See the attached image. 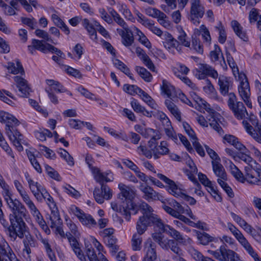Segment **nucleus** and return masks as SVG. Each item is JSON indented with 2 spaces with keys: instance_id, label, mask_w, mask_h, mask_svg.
I'll list each match as a JSON object with an SVG mask.
<instances>
[{
  "instance_id": "4be33fe9",
  "label": "nucleus",
  "mask_w": 261,
  "mask_h": 261,
  "mask_svg": "<svg viewBox=\"0 0 261 261\" xmlns=\"http://www.w3.org/2000/svg\"><path fill=\"white\" fill-rule=\"evenodd\" d=\"M243 125L246 131L256 141L261 143V125L257 123L256 125L254 128L248 122L243 121Z\"/></svg>"
},
{
  "instance_id": "0eeeda50",
  "label": "nucleus",
  "mask_w": 261,
  "mask_h": 261,
  "mask_svg": "<svg viewBox=\"0 0 261 261\" xmlns=\"http://www.w3.org/2000/svg\"><path fill=\"white\" fill-rule=\"evenodd\" d=\"M227 105L238 119H243L246 115H248L247 111L244 104L241 101H237L236 95L234 93L230 92L228 94Z\"/></svg>"
},
{
  "instance_id": "09e8293b",
  "label": "nucleus",
  "mask_w": 261,
  "mask_h": 261,
  "mask_svg": "<svg viewBox=\"0 0 261 261\" xmlns=\"http://www.w3.org/2000/svg\"><path fill=\"white\" fill-rule=\"evenodd\" d=\"M189 69L187 66L181 64H177L176 67L172 68L174 74L178 78L186 75L189 72Z\"/></svg>"
},
{
  "instance_id": "6e6d98bb",
  "label": "nucleus",
  "mask_w": 261,
  "mask_h": 261,
  "mask_svg": "<svg viewBox=\"0 0 261 261\" xmlns=\"http://www.w3.org/2000/svg\"><path fill=\"white\" fill-rule=\"evenodd\" d=\"M35 135L36 138L41 141H45L47 137L51 138L53 137L51 132L46 128L40 129L39 130L35 132Z\"/></svg>"
},
{
  "instance_id": "ddd939ff",
  "label": "nucleus",
  "mask_w": 261,
  "mask_h": 261,
  "mask_svg": "<svg viewBox=\"0 0 261 261\" xmlns=\"http://www.w3.org/2000/svg\"><path fill=\"white\" fill-rule=\"evenodd\" d=\"M136 14L137 17V20L139 23L148 29L153 34L161 37L162 39V37H164V33L160 28L154 25V23L153 20L148 19L139 11H137Z\"/></svg>"
},
{
  "instance_id": "69168bd1",
  "label": "nucleus",
  "mask_w": 261,
  "mask_h": 261,
  "mask_svg": "<svg viewBox=\"0 0 261 261\" xmlns=\"http://www.w3.org/2000/svg\"><path fill=\"white\" fill-rule=\"evenodd\" d=\"M161 138V134L159 132H157L154 136H152L148 142V147L152 151L153 153H154V150L156 148L158 145L157 141Z\"/></svg>"
},
{
  "instance_id": "7c9ffc66",
  "label": "nucleus",
  "mask_w": 261,
  "mask_h": 261,
  "mask_svg": "<svg viewBox=\"0 0 261 261\" xmlns=\"http://www.w3.org/2000/svg\"><path fill=\"white\" fill-rule=\"evenodd\" d=\"M231 27L232 28L235 34L242 40L244 41H247L248 37L246 34V32L243 30V28L240 24V23L233 20L231 22Z\"/></svg>"
},
{
  "instance_id": "49530a36",
  "label": "nucleus",
  "mask_w": 261,
  "mask_h": 261,
  "mask_svg": "<svg viewBox=\"0 0 261 261\" xmlns=\"http://www.w3.org/2000/svg\"><path fill=\"white\" fill-rule=\"evenodd\" d=\"M197 233V238L199 243L203 245H207L210 242L214 240V238L206 232L201 233L195 230Z\"/></svg>"
},
{
  "instance_id": "f03ea898",
  "label": "nucleus",
  "mask_w": 261,
  "mask_h": 261,
  "mask_svg": "<svg viewBox=\"0 0 261 261\" xmlns=\"http://www.w3.org/2000/svg\"><path fill=\"white\" fill-rule=\"evenodd\" d=\"M138 206L143 215L139 217L136 223L137 232L133 234L132 238V248L134 251H140L141 249V235L146 231L148 227L152 226L149 213L153 212L152 208L144 201L140 203Z\"/></svg>"
},
{
  "instance_id": "f257e3e1",
  "label": "nucleus",
  "mask_w": 261,
  "mask_h": 261,
  "mask_svg": "<svg viewBox=\"0 0 261 261\" xmlns=\"http://www.w3.org/2000/svg\"><path fill=\"white\" fill-rule=\"evenodd\" d=\"M12 194L4 197V199L10 209L9 219L11 225L8 227V235L12 241H15L17 238L22 239L25 230L26 224L23 220L28 213L24 205L18 199L11 198Z\"/></svg>"
},
{
  "instance_id": "58836bf2",
  "label": "nucleus",
  "mask_w": 261,
  "mask_h": 261,
  "mask_svg": "<svg viewBox=\"0 0 261 261\" xmlns=\"http://www.w3.org/2000/svg\"><path fill=\"white\" fill-rule=\"evenodd\" d=\"M165 104L168 110L178 120H180V113L177 106L173 102L171 99H166Z\"/></svg>"
},
{
  "instance_id": "9d476101",
  "label": "nucleus",
  "mask_w": 261,
  "mask_h": 261,
  "mask_svg": "<svg viewBox=\"0 0 261 261\" xmlns=\"http://www.w3.org/2000/svg\"><path fill=\"white\" fill-rule=\"evenodd\" d=\"M71 212L74 214L79 220L84 225L88 227H94L97 225L95 219L90 214L85 213L82 210L75 205L70 208Z\"/></svg>"
},
{
  "instance_id": "774afa93",
  "label": "nucleus",
  "mask_w": 261,
  "mask_h": 261,
  "mask_svg": "<svg viewBox=\"0 0 261 261\" xmlns=\"http://www.w3.org/2000/svg\"><path fill=\"white\" fill-rule=\"evenodd\" d=\"M63 189L65 193L74 198L77 199L81 197L80 192L69 185L64 186Z\"/></svg>"
},
{
  "instance_id": "aec40b11",
  "label": "nucleus",
  "mask_w": 261,
  "mask_h": 261,
  "mask_svg": "<svg viewBox=\"0 0 261 261\" xmlns=\"http://www.w3.org/2000/svg\"><path fill=\"white\" fill-rule=\"evenodd\" d=\"M120 191L119 196H122L125 199V201L131 203L132 200L134 198L136 195V191L133 187L127 186L123 183H119L118 186Z\"/></svg>"
},
{
  "instance_id": "de8ad7c7",
  "label": "nucleus",
  "mask_w": 261,
  "mask_h": 261,
  "mask_svg": "<svg viewBox=\"0 0 261 261\" xmlns=\"http://www.w3.org/2000/svg\"><path fill=\"white\" fill-rule=\"evenodd\" d=\"M195 32L197 33H199L201 34L204 41L207 43L208 44H210L211 42V37L209 30L205 25H201L199 27V29H196Z\"/></svg>"
},
{
  "instance_id": "b1692460",
  "label": "nucleus",
  "mask_w": 261,
  "mask_h": 261,
  "mask_svg": "<svg viewBox=\"0 0 261 261\" xmlns=\"http://www.w3.org/2000/svg\"><path fill=\"white\" fill-rule=\"evenodd\" d=\"M162 39L164 40L163 42L165 48L168 49L171 48H176L178 51L180 50L179 42L174 39L171 34L168 32H164V37Z\"/></svg>"
},
{
  "instance_id": "1a4fd4ad",
  "label": "nucleus",
  "mask_w": 261,
  "mask_h": 261,
  "mask_svg": "<svg viewBox=\"0 0 261 261\" xmlns=\"http://www.w3.org/2000/svg\"><path fill=\"white\" fill-rule=\"evenodd\" d=\"M198 106L201 108L204 109L209 114V115L207 117V119L210 125L217 131L220 135H223L224 134V131L216 119L218 113L212 109L210 104L204 100H203L202 103H200Z\"/></svg>"
},
{
  "instance_id": "c756f323",
  "label": "nucleus",
  "mask_w": 261,
  "mask_h": 261,
  "mask_svg": "<svg viewBox=\"0 0 261 261\" xmlns=\"http://www.w3.org/2000/svg\"><path fill=\"white\" fill-rule=\"evenodd\" d=\"M218 84L220 87V92L223 96L228 95L230 87L229 79L225 76L221 75L218 77Z\"/></svg>"
},
{
  "instance_id": "0e129e2a",
  "label": "nucleus",
  "mask_w": 261,
  "mask_h": 261,
  "mask_svg": "<svg viewBox=\"0 0 261 261\" xmlns=\"http://www.w3.org/2000/svg\"><path fill=\"white\" fill-rule=\"evenodd\" d=\"M32 44L35 46L36 50L43 53H46L47 43L45 44L43 40H40L33 39L32 40Z\"/></svg>"
},
{
  "instance_id": "412c9836",
  "label": "nucleus",
  "mask_w": 261,
  "mask_h": 261,
  "mask_svg": "<svg viewBox=\"0 0 261 261\" xmlns=\"http://www.w3.org/2000/svg\"><path fill=\"white\" fill-rule=\"evenodd\" d=\"M25 177L28 181L29 188L32 192V194L37 200L40 199V194L42 191L45 190L42 187V186L38 182L34 181L30 177L28 173L25 174Z\"/></svg>"
},
{
  "instance_id": "a18cd8bd",
  "label": "nucleus",
  "mask_w": 261,
  "mask_h": 261,
  "mask_svg": "<svg viewBox=\"0 0 261 261\" xmlns=\"http://www.w3.org/2000/svg\"><path fill=\"white\" fill-rule=\"evenodd\" d=\"M226 55L228 64L232 70L233 75L237 79V77H239L241 72H239V68L230 54L226 52Z\"/></svg>"
},
{
  "instance_id": "bb28decb",
  "label": "nucleus",
  "mask_w": 261,
  "mask_h": 261,
  "mask_svg": "<svg viewBox=\"0 0 261 261\" xmlns=\"http://www.w3.org/2000/svg\"><path fill=\"white\" fill-rule=\"evenodd\" d=\"M171 207L166 205H163V208L168 214L174 217V213L179 214H184L185 212V208L178 202L176 201H172L171 203Z\"/></svg>"
},
{
  "instance_id": "473e14b6",
  "label": "nucleus",
  "mask_w": 261,
  "mask_h": 261,
  "mask_svg": "<svg viewBox=\"0 0 261 261\" xmlns=\"http://www.w3.org/2000/svg\"><path fill=\"white\" fill-rule=\"evenodd\" d=\"M169 152L167 143L163 141L160 142V145L158 144L156 148L154 150L153 157L155 159H158L161 155L168 154Z\"/></svg>"
},
{
  "instance_id": "3c124183",
  "label": "nucleus",
  "mask_w": 261,
  "mask_h": 261,
  "mask_svg": "<svg viewBox=\"0 0 261 261\" xmlns=\"http://www.w3.org/2000/svg\"><path fill=\"white\" fill-rule=\"evenodd\" d=\"M249 21L250 23L257 22V28L261 31V15L258 17V12L257 9L253 8L249 12Z\"/></svg>"
},
{
  "instance_id": "e433bc0d",
  "label": "nucleus",
  "mask_w": 261,
  "mask_h": 261,
  "mask_svg": "<svg viewBox=\"0 0 261 261\" xmlns=\"http://www.w3.org/2000/svg\"><path fill=\"white\" fill-rule=\"evenodd\" d=\"M91 171L93 174L94 179L100 185L105 184L104 182H109L111 181L110 179L108 178L107 174L101 172L100 170L98 168H92Z\"/></svg>"
},
{
  "instance_id": "603ef678",
  "label": "nucleus",
  "mask_w": 261,
  "mask_h": 261,
  "mask_svg": "<svg viewBox=\"0 0 261 261\" xmlns=\"http://www.w3.org/2000/svg\"><path fill=\"white\" fill-rule=\"evenodd\" d=\"M136 151L139 155H144L148 159H151L153 156L152 151L149 149L145 144L142 143L137 147Z\"/></svg>"
},
{
  "instance_id": "4468645a",
  "label": "nucleus",
  "mask_w": 261,
  "mask_h": 261,
  "mask_svg": "<svg viewBox=\"0 0 261 261\" xmlns=\"http://www.w3.org/2000/svg\"><path fill=\"white\" fill-rule=\"evenodd\" d=\"M226 245H221L218 249L213 250L208 249L207 252L213 255L216 259L220 261H229L234 251L227 249Z\"/></svg>"
},
{
  "instance_id": "7ed1b4c3",
  "label": "nucleus",
  "mask_w": 261,
  "mask_h": 261,
  "mask_svg": "<svg viewBox=\"0 0 261 261\" xmlns=\"http://www.w3.org/2000/svg\"><path fill=\"white\" fill-rule=\"evenodd\" d=\"M0 121L6 124V132L10 140L19 151L23 150L22 144H25L22 135L16 129L15 127L20 124L19 120L11 114L0 112Z\"/></svg>"
},
{
  "instance_id": "dca6fc26",
  "label": "nucleus",
  "mask_w": 261,
  "mask_h": 261,
  "mask_svg": "<svg viewBox=\"0 0 261 261\" xmlns=\"http://www.w3.org/2000/svg\"><path fill=\"white\" fill-rule=\"evenodd\" d=\"M101 186V190L98 188H95L93 195L96 202L101 204L104 202V200H109L112 197V191L110 188L106 184H102Z\"/></svg>"
},
{
  "instance_id": "5701e85b",
  "label": "nucleus",
  "mask_w": 261,
  "mask_h": 261,
  "mask_svg": "<svg viewBox=\"0 0 261 261\" xmlns=\"http://www.w3.org/2000/svg\"><path fill=\"white\" fill-rule=\"evenodd\" d=\"M212 165L213 172L218 177V183H220V182H221V180L226 181L227 180V174L220 161L215 162L213 164H212Z\"/></svg>"
},
{
  "instance_id": "a878e982",
  "label": "nucleus",
  "mask_w": 261,
  "mask_h": 261,
  "mask_svg": "<svg viewBox=\"0 0 261 261\" xmlns=\"http://www.w3.org/2000/svg\"><path fill=\"white\" fill-rule=\"evenodd\" d=\"M30 213L32 216L35 218L36 221L41 227V228L47 233L50 232L45 221H44L41 214L39 210L37 208L36 206L29 210Z\"/></svg>"
},
{
  "instance_id": "cd10ccee",
  "label": "nucleus",
  "mask_w": 261,
  "mask_h": 261,
  "mask_svg": "<svg viewBox=\"0 0 261 261\" xmlns=\"http://www.w3.org/2000/svg\"><path fill=\"white\" fill-rule=\"evenodd\" d=\"M117 32L122 37V43L126 47H129L134 43V39L128 27L127 30L117 29Z\"/></svg>"
},
{
  "instance_id": "864d4df0",
  "label": "nucleus",
  "mask_w": 261,
  "mask_h": 261,
  "mask_svg": "<svg viewBox=\"0 0 261 261\" xmlns=\"http://www.w3.org/2000/svg\"><path fill=\"white\" fill-rule=\"evenodd\" d=\"M215 28L219 32L218 41L219 43L221 44L224 43L226 40L227 35L225 28L222 22L219 21Z\"/></svg>"
},
{
  "instance_id": "6e6552de",
  "label": "nucleus",
  "mask_w": 261,
  "mask_h": 261,
  "mask_svg": "<svg viewBox=\"0 0 261 261\" xmlns=\"http://www.w3.org/2000/svg\"><path fill=\"white\" fill-rule=\"evenodd\" d=\"M191 7L189 19L195 25L200 23L205 12V7L201 0H190Z\"/></svg>"
},
{
  "instance_id": "8fccbe9b",
  "label": "nucleus",
  "mask_w": 261,
  "mask_h": 261,
  "mask_svg": "<svg viewBox=\"0 0 261 261\" xmlns=\"http://www.w3.org/2000/svg\"><path fill=\"white\" fill-rule=\"evenodd\" d=\"M205 82L206 85L203 87V91L213 98L217 99V93L210 80L206 79Z\"/></svg>"
},
{
  "instance_id": "13d9d810",
  "label": "nucleus",
  "mask_w": 261,
  "mask_h": 261,
  "mask_svg": "<svg viewBox=\"0 0 261 261\" xmlns=\"http://www.w3.org/2000/svg\"><path fill=\"white\" fill-rule=\"evenodd\" d=\"M20 197L21 198L23 202L25 204L29 210L33 208L36 205H35L34 202L32 200L29 196L28 192L26 190L22 192L21 193L19 194Z\"/></svg>"
},
{
  "instance_id": "393cba45",
  "label": "nucleus",
  "mask_w": 261,
  "mask_h": 261,
  "mask_svg": "<svg viewBox=\"0 0 261 261\" xmlns=\"http://www.w3.org/2000/svg\"><path fill=\"white\" fill-rule=\"evenodd\" d=\"M30 213L32 216L35 218L36 221L41 227V228L47 233L50 232L45 221H44L41 214L39 210L37 208L36 206L29 210Z\"/></svg>"
},
{
  "instance_id": "c03bdc74",
  "label": "nucleus",
  "mask_w": 261,
  "mask_h": 261,
  "mask_svg": "<svg viewBox=\"0 0 261 261\" xmlns=\"http://www.w3.org/2000/svg\"><path fill=\"white\" fill-rule=\"evenodd\" d=\"M46 83L50 87L49 89H52L57 92L63 93L66 92L65 87L58 81L54 80H46Z\"/></svg>"
},
{
  "instance_id": "a211bd4d",
  "label": "nucleus",
  "mask_w": 261,
  "mask_h": 261,
  "mask_svg": "<svg viewBox=\"0 0 261 261\" xmlns=\"http://www.w3.org/2000/svg\"><path fill=\"white\" fill-rule=\"evenodd\" d=\"M156 175L160 179L168 185L167 189L171 194L176 197H180L182 195L181 189L173 180L161 173H158Z\"/></svg>"
},
{
  "instance_id": "338daca9",
  "label": "nucleus",
  "mask_w": 261,
  "mask_h": 261,
  "mask_svg": "<svg viewBox=\"0 0 261 261\" xmlns=\"http://www.w3.org/2000/svg\"><path fill=\"white\" fill-rule=\"evenodd\" d=\"M231 172L239 181L242 182L245 181V175H243L242 172L233 164L231 166Z\"/></svg>"
},
{
  "instance_id": "2f4dec72",
  "label": "nucleus",
  "mask_w": 261,
  "mask_h": 261,
  "mask_svg": "<svg viewBox=\"0 0 261 261\" xmlns=\"http://www.w3.org/2000/svg\"><path fill=\"white\" fill-rule=\"evenodd\" d=\"M103 241L106 245L109 248L110 252L112 256L115 255L119 250V246L117 244L118 240L115 236L106 238Z\"/></svg>"
},
{
  "instance_id": "c9c22d12",
  "label": "nucleus",
  "mask_w": 261,
  "mask_h": 261,
  "mask_svg": "<svg viewBox=\"0 0 261 261\" xmlns=\"http://www.w3.org/2000/svg\"><path fill=\"white\" fill-rule=\"evenodd\" d=\"M24 245L23 252H25L27 254L30 255L31 253V247H35L36 245V241L33 236L28 233L25 235V238L23 241Z\"/></svg>"
},
{
  "instance_id": "72a5a7b5",
  "label": "nucleus",
  "mask_w": 261,
  "mask_h": 261,
  "mask_svg": "<svg viewBox=\"0 0 261 261\" xmlns=\"http://www.w3.org/2000/svg\"><path fill=\"white\" fill-rule=\"evenodd\" d=\"M7 68L8 69L9 72H10L12 74H24V71L22 67V65H21L20 62L18 60H16L15 63H8Z\"/></svg>"
},
{
  "instance_id": "f3484780",
  "label": "nucleus",
  "mask_w": 261,
  "mask_h": 261,
  "mask_svg": "<svg viewBox=\"0 0 261 261\" xmlns=\"http://www.w3.org/2000/svg\"><path fill=\"white\" fill-rule=\"evenodd\" d=\"M111 206L114 211L120 213L126 221L130 220L131 218L130 211L133 208V204L130 202L123 201L121 205H118L116 202L113 201L111 203Z\"/></svg>"
},
{
  "instance_id": "6ab92c4d",
  "label": "nucleus",
  "mask_w": 261,
  "mask_h": 261,
  "mask_svg": "<svg viewBox=\"0 0 261 261\" xmlns=\"http://www.w3.org/2000/svg\"><path fill=\"white\" fill-rule=\"evenodd\" d=\"M14 80L19 92L20 93L19 95L24 97H28L32 91L28 81L24 78L18 75L14 77Z\"/></svg>"
},
{
  "instance_id": "680f3d73",
  "label": "nucleus",
  "mask_w": 261,
  "mask_h": 261,
  "mask_svg": "<svg viewBox=\"0 0 261 261\" xmlns=\"http://www.w3.org/2000/svg\"><path fill=\"white\" fill-rule=\"evenodd\" d=\"M35 34L39 38H42L44 41L49 42L51 43L56 44L52 39L51 37L49 36L48 33L41 29H36L35 31Z\"/></svg>"
},
{
  "instance_id": "4d7b16f0",
  "label": "nucleus",
  "mask_w": 261,
  "mask_h": 261,
  "mask_svg": "<svg viewBox=\"0 0 261 261\" xmlns=\"http://www.w3.org/2000/svg\"><path fill=\"white\" fill-rule=\"evenodd\" d=\"M58 153L60 155V156L66 162L68 165L70 166L74 165V162L73 158L66 150L60 148L58 151Z\"/></svg>"
},
{
  "instance_id": "39448f33",
  "label": "nucleus",
  "mask_w": 261,
  "mask_h": 261,
  "mask_svg": "<svg viewBox=\"0 0 261 261\" xmlns=\"http://www.w3.org/2000/svg\"><path fill=\"white\" fill-rule=\"evenodd\" d=\"M153 240L164 249L170 248L175 255H184V251L173 240L165 238L161 232H154L151 235Z\"/></svg>"
},
{
  "instance_id": "f704fd0d",
  "label": "nucleus",
  "mask_w": 261,
  "mask_h": 261,
  "mask_svg": "<svg viewBox=\"0 0 261 261\" xmlns=\"http://www.w3.org/2000/svg\"><path fill=\"white\" fill-rule=\"evenodd\" d=\"M249 151L239 152L237 159L236 161L240 162V161H242L247 164V166L254 167V166L256 165V162L252 157H251L249 154Z\"/></svg>"
},
{
  "instance_id": "bf43d9fd",
  "label": "nucleus",
  "mask_w": 261,
  "mask_h": 261,
  "mask_svg": "<svg viewBox=\"0 0 261 261\" xmlns=\"http://www.w3.org/2000/svg\"><path fill=\"white\" fill-rule=\"evenodd\" d=\"M135 30L137 35L139 36L138 40L139 42L147 48L150 49L151 47V44L146 36L138 28H135Z\"/></svg>"
},
{
  "instance_id": "37998d69",
  "label": "nucleus",
  "mask_w": 261,
  "mask_h": 261,
  "mask_svg": "<svg viewBox=\"0 0 261 261\" xmlns=\"http://www.w3.org/2000/svg\"><path fill=\"white\" fill-rule=\"evenodd\" d=\"M162 92L168 97H170L175 91L174 87L167 81L163 80L161 86Z\"/></svg>"
},
{
  "instance_id": "c85d7f7f",
  "label": "nucleus",
  "mask_w": 261,
  "mask_h": 261,
  "mask_svg": "<svg viewBox=\"0 0 261 261\" xmlns=\"http://www.w3.org/2000/svg\"><path fill=\"white\" fill-rule=\"evenodd\" d=\"M155 248L156 245L153 243L151 239H148L144 243V249L146 251L144 256L152 258L155 260L157 257Z\"/></svg>"
},
{
  "instance_id": "e2e57ef3",
  "label": "nucleus",
  "mask_w": 261,
  "mask_h": 261,
  "mask_svg": "<svg viewBox=\"0 0 261 261\" xmlns=\"http://www.w3.org/2000/svg\"><path fill=\"white\" fill-rule=\"evenodd\" d=\"M123 90L126 93L132 95H134L135 94L139 95L140 90H141V89L134 85L125 84L123 86Z\"/></svg>"
},
{
  "instance_id": "79ce46f5",
  "label": "nucleus",
  "mask_w": 261,
  "mask_h": 261,
  "mask_svg": "<svg viewBox=\"0 0 261 261\" xmlns=\"http://www.w3.org/2000/svg\"><path fill=\"white\" fill-rule=\"evenodd\" d=\"M87 255L90 261H109L102 253H98L97 256L92 247L87 249Z\"/></svg>"
},
{
  "instance_id": "052dcab7",
  "label": "nucleus",
  "mask_w": 261,
  "mask_h": 261,
  "mask_svg": "<svg viewBox=\"0 0 261 261\" xmlns=\"http://www.w3.org/2000/svg\"><path fill=\"white\" fill-rule=\"evenodd\" d=\"M44 167L47 175L49 177L58 181L61 180V177L60 176L58 172L57 171H56L54 168H53L49 166L47 164H45L44 165Z\"/></svg>"
},
{
  "instance_id": "20e7f679",
  "label": "nucleus",
  "mask_w": 261,
  "mask_h": 261,
  "mask_svg": "<svg viewBox=\"0 0 261 261\" xmlns=\"http://www.w3.org/2000/svg\"><path fill=\"white\" fill-rule=\"evenodd\" d=\"M149 216L151 225H155L160 230L166 232L169 236L179 243L185 242L186 239L180 232L169 225L164 224L162 220L156 215L153 214L152 212H150Z\"/></svg>"
},
{
  "instance_id": "a19ab883",
  "label": "nucleus",
  "mask_w": 261,
  "mask_h": 261,
  "mask_svg": "<svg viewBox=\"0 0 261 261\" xmlns=\"http://www.w3.org/2000/svg\"><path fill=\"white\" fill-rule=\"evenodd\" d=\"M40 200H37L41 201L43 198L45 199L50 210L57 208L53 197L46 190L42 191V193L40 194Z\"/></svg>"
},
{
  "instance_id": "2eb2a0df",
  "label": "nucleus",
  "mask_w": 261,
  "mask_h": 261,
  "mask_svg": "<svg viewBox=\"0 0 261 261\" xmlns=\"http://www.w3.org/2000/svg\"><path fill=\"white\" fill-rule=\"evenodd\" d=\"M254 167L246 166L245 167V180L251 184H261V169H253Z\"/></svg>"
},
{
  "instance_id": "5fc2aeb1",
  "label": "nucleus",
  "mask_w": 261,
  "mask_h": 261,
  "mask_svg": "<svg viewBox=\"0 0 261 261\" xmlns=\"http://www.w3.org/2000/svg\"><path fill=\"white\" fill-rule=\"evenodd\" d=\"M135 70L138 74L146 82H150L152 80L150 73L145 68L140 66H136Z\"/></svg>"
},
{
  "instance_id": "4c0bfd02",
  "label": "nucleus",
  "mask_w": 261,
  "mask_h": 261,
  "mask_svg": "<svg viewBox=\"0 0 261 261\" xmlns=\"http://www.w3.org/2000/svg\"><path fill=\"white\" fill-rule=\"evenodd\" d=\"M210 57L211 61L214 63L218 61L220 58H222L223 63L225 66H226L223 57L221 49L217 44H215L214 49L210 51Z\"/></svg>"
},
{
  "instance_id": "ea45409f",
  "label": "nucleus",
  "mask_w": 261,
  "mask_h": 261,
  "mask_svg": "<svg viewBox=\"0 0 261 261\" xmlns=\"http://www.w3.org/2000/svg\"><path fill=\"white\" fill-rule=\"evenodd\" d=\"M51 213L49 216L50 226L53 227L58 225H62V221L59 215L58 208L50 210Z\"/></svg>"
},
{
  "instance_id": "9b49d317",
  "label": "nucleus",
  "mask_w": 261,
  "mask_h": 261,
  "mask_svg": "<svg viewBox=\"0 0 261 261\" xmlns=\"http://www.w3.org/2000/svg\"><path fill=\"white\" fill-rule=\"evenodd\" d=\"M139 189L143 193V197L148 201H160L163 202L164 197L162 195L155 191L151 187L140 182Z\"/></svg>"
},
{
  "instance_id": "423d86ee",
  "label": "nucleus",
  "mask_w": 261,
  "mask_h": 261,
  "mask_svg": "<svg viewBox=\"0 0 261 261\" xmlns=\"http://www.w3.org/2000/svg\"><path fill=\"white\" fill-rule=\"evenodd\" d=\"M237 80L240 82L238 87L240 96L246 105L251 108L252 105L250 100V88L246 75L244 73H241Z\"/></svg>"
},
{
  "instance_id": "f8f14e48",
  "label": "nucleus",
  "mask_w": 261,
  "mask_h": 261,
  "mask_svg": "<svg viewBox=\"0 0 261 261\" xmlns=\"http://www.w3.org/2000/svg\"><path fill=\"white\" fill-rule=\"evenodd\" d=\"M196 69V76L199 80L205 79L207 76H210L214 79L218 77L217 71L211 66L204 63H200Z\"/></svg>"
}]
</instances>
